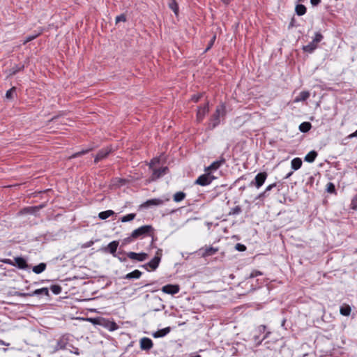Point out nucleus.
Returning a JSON list of instances; mask_svg holds the SVG:
<instances>
[{
	"label": "nucleus",
	"mask_w": 357,
	"mask_h": 357,
	"mask_svg": "<svg viewBox=\"0 0 357 357\" xmlns=\"http://www.w3.org/2000/svg\"><path fill=\"white\" fill-rule=\"evenodd\" d=\"M225 162V158H222L219 160L214 161L210 166H208L206 169V172H208V171H213L218 169Z\"/></svg>",
	"instance_id": "2eb2a0df"
},
{
	"label": "nucleus",
	"mask_w": 357,
	"mask_h": 357,
	"mask_svg": "<svg viewBox=\"0 0 357 357\" xmlns=\"http://www.w3.org/2000/svg\"><path fill=\"white\" fill-rule=\"evenodd\" d=\"M351 208L354 210L357 209V195L352 199L351 202Z\"/></svg>",
	"instance_id": "4c0bfd02"
},
{
	"label": "nucleus",
	"mask_w": 357,
	"mask_h": 357,
	"mask_svg": "<svg viewBox=\"0 0 357 357\" xmlns=\"http://www.w3.org/2000/svg\"><path fill=\"white\" fill-rule=\"evenodd\" d=\"M38 36V35H30V36H28L26 37L24 41V43H26L29 41H31L33 40V39H35L36 37Z\"/></svg>",
	"instance_id": "37998d69"
},
{
	"label": "nucleus",
	"mask_w": 357,
	"mask_h": 357,
	"mask_svg": "<svg viewBox=\"0 0 357 357\" xmlns=\"http://www.w3.org/2000/svg\"><path fill=\"white\" fill-rule=\"evenodd\" d=\"M236 249L238 250V251H245L246 250V247L245 245L241 244V243H237L236 245Z\"/></svg>",
	"instance_id": "79ce46f5"
},
{
	"label": "nucleus",
	"mask_w": 357,
	"mask_h": 357,
	"mask_svg": "<svg viewBox=\"0 0 357 357\" xmlns=\"http://www.w3.org/2000/svg\"><path fill=\"white\" fill-rule=\"evenodd\" d=\"M0 344H1V345H7V346H8V345H9V344L6 343V342H5L4 341H3V340H0Z\"/></svg>",
	"instance_id": "6e6d98bb"
},
{
	"label": "nucleus",
	"mask_w": 357,
	"mask_h": 357,
	"mask_svg": "<svg viewBox=\"0 0 357 357\" xmlns=\"http://www.w3.org/2000/svg\"><path fill=\"white\" fill-rule=\"evenodd\" d=\"M57 119H58V118H57V117H54V118H52V119H51V121H56Z\"/></svg>",
	"instance_id": "052dcab7"
},
{
	"label": "nucleus",
	"mask_w": 357,
	"mask_h": 357,
	"mask_svg": "<svg viewBox=\"0 0 357 357\" xmlns=\"http://www.w3.org/2000/svg\"><path fill=\"white\" fill-rule=\"evenodd\" d=\"M317 156V153L315 151H311L304 158L305 161L308 162H313Z\"/></svg>",
	"instance_id": "5701e85b"
},
{
	"label": "nucleus",
	"mask_w": 357,
	"mask_h": 357,
	"mask_svg": "<svg viewBox=\"0 0 357 357\" xmlns=\"http://www.w3.org/2000/svg\"><path fill=\"white\" fill-rule=\"evenodd\" d=\"M6 262L10 265L17 266L20 269L24 270L28 268V264L26 259L21 257H15L14 262L11 261L10 259H7Z\"/></svg>",
	"instance_id": "0eeeda50"
},
{
	"label": "nucleus",
	"mask_w": 357,
	"mask_h": 357,
	"mask_svg": "<svg viewBox=\"0 0 357 357\" xmlns=\"http://www.w3.org/2000/svg\"><path fill=\"white\" fill-rule=\"evenodd\" d=\"M268 195L266 194V192H262L261 193H260L257 197V199H263L264 197H267Z\"/></svg>",
	"instance_id": "de8ad7c7"
},
{
	"label": "nucleus",
	"mask_w": 357,
	"mask_h": 357,
	"mask_svg": "<svg viewBox=\"0 0 357 357\" xmlns=\"http://www.w3.org/2000/svg\"><path fill=\"white\" fill-rule=\"evenodd\" d=\"M89 151V149H86V150H82V151L75 153V154L73 155V158H76V157H78L79 155H84V154L88 153Z\"/></svg>",
	"instance_id": "a18cd8bd"
},
{
	"label": "nucleus",
	"mask_w": 357,
	"mask_h": 357,
	"mask_svg": "<svg viewBox=\"0 0 357 357\" xmlns=\"http://www.w3.org/2000/svg\"><path fill=\"white\" fill-rule=\"evenodd\" d=\"M50 289L54 294H59L61 292V287L58 284L52 285Z\"/></svg>",
	"instance_id": "473e14b6"
},
{
	"label": "nucleus",
	"mask_w": 357,
	"mask_h": 357,
	"mask_svg": "<svg viewBox=\"0 0 357 357\" xmlns=\"http://www.w3.org/2000/svg\"><path fill=\"white\" fill-rule=\"evenodd\" d=\"M135 218V213H129V214H128L126 215L123 216L121 218V221L122 222H129V221L132 220Z\"/></svg>",
	"instance_id": "7c9ffc66"
},
{
	"label": "nucleus",
	"mask_w": 357,
	"mask_h": 357,
	"mask_svg": "<svg viewBox=\"0 0 357 357\" xmlns=\"http://www.w3.org/2000/svg\"><path fill=\"white\" fill-rule=\"evenodd\" d=\"M323 38H324L323 35L319 32H317V33H315V36H314L312 41L317 45L319 43H320L322 40Z\"/></svg>",
	"instance_id": "2f4dec72"
},
{
	"label": "nucleus",
	"mask_w": 357,
	"mask_h": 357,
	"mask_svg": "<svg viewBox=\"0 0 357 357\" xmlns=\"http://www.w3.org/2000/svg\"><path fill=\"white\" fill-rule=\"evenodd\" d=\"M214 179V176H213L210 172H206L205 174L197 178L195 181V183L202 186H206L209 185Z\"/></svg>",
	"instance_id": "39448f33"
},
{
	"label": "nucleus",
	"mask_w": 357,
	"mask_h": 357,
	"mask_svg": "<svg viewBox=\"0 0 357 357\" xmlns=\"http://www.w3.org/2000/svg\"><path fill=\"white\" fill-rule=\"evenodd\" d=\"M226 114V107L222 103L216 107L214 114L211 116L208 122V128L210 130L214 129L217 127L221 121V118H224Z\"/></svg>",
	"instance_id": "f257e3e1"
},
{
	"label": "nucleus",
	"mask_w": 357,
	"mask_h": 357,
	"mask_svg": "<svg viewBox=\"0 0 357 357\" xmlns=\"http://www.w3.org/2000/svg\"><path fill=\"white\" fill-rule=\"evenodd\" d=\"M168 5L169 8L177 15L178 13V6L176 1L175 0H169Z\"/></svg>",
	"instance_id": "cd10ccee"
},
{
	"label": "nucleus",
	"mask_w": 357,
	"mask_h": 357,
	"mask_svg": "<svg viewBox=\"0 0 357 357\" xmlns=\"http://www.w3.org/2000/svg\"><path fill=\"white\" fill-rule=\"evenodd\" d=\"M215 39V36H213L211 41L210 42V45L209 46L207 47L206 50H208V49H210V47H211V45H213L214 40Z\"/></svg>",
	"instance_id": "864d4df0"
},
{
	"label": "nucleus",
	"mask_w": 357,
	"mask_h": 357,
	"mask_svg": "<svg viewBox=\"0 0 357 357\" xmlns=\"http://www.w3.org/2000/svg\"><path fill=\"white\" fill-rule=\"evenodd\" d=\"M291 166L293 170L296 171L302 166V160L300 158H295L291 162Z\"/></svg>",
	"instance_id": "aec40b11"
},
{
	"label": "nucleus",
	"mask_w": 357,
	"mask_h": 357,
	"mask_svg": "<svg viewBox=\"0 0 357 357\" xmlns=\"http://www.w3.org/2000/svg\"><path fill=\"white\" fill-rule=\"evenodd\" d=\"M186 197L185 193L183 192H177L173 196V199L175 202H180L183 201Z\"/></svg>",
	"instance_id": "a878e982"
},
{
	"label": "nucleus",
	"mask_w": 357,
	"mask_h": 357,
	"mask_svg": "<svg viewBox=\"0 0 357 357\" xmlns=\"http://www.w3.org/2000/svg\"><path fill=\"white\" fill-rule=\"evenodd\" d=\"M15 91V88L13 87L6 91V98L8 99H11L13 98V93Z\"/></svg>",
	"instance_id": "c9c22d12"
},
{
	"label": "nucleus",
	"mask_w": 357,
	"mask_h": 357,
	"mask_svg": "<svg viewBox=\"0 0 357 357\" xmlns=\"http://www.w3.org/2000/svg\"><path fill=\"white\" fill-rule=\"evenodd\" d=\"M263 273L259 271H257V270H254L251 272L250 275V278H255L257 276H259V275H262Z\"/></svg>",
	"instance_id": "58836bf2"
},
{
	"label": "nucleus",
	"mask_w": 357,
	"mask_h": 357,
	"mask_svg": "<svg viewBox=\"0 0 357 357\" xmlns=\"http://www.w3.org/2000/svg\"><path fill=\"white\" fill-rule=\"evenodd\" d=\"M293 172H289V174H287V176H285V178H289L291 175H292Z\"/></svg>",
	"instance_id": "4d7b16f0"
},
{
	"label": "nucleus",
	"mask_w": 357,
	"mask_h": 357,
	"mask_svg": "<svg viewBox=\"0 0 357 357\" xmlns=\"http://www.w3.org/2000/svg\"><path fill=\"white\" fill-rule=\"evenodd\" d=\"M119 260L121 261H125L126 259V258H121V257H119Z\"/></svg>",
	"instance_id": "bf43d9fd"
},
{
	"label": "nucleus",
	"mask_w": 357,
	"mask_h": 357,
	"mask_svg": "<svg viewBox=\"0 0 357 357\" xmlns=\"http://www.w3.org/2000/svg\"><path fill=\"white\" fill-rule=\"evenodd\" d=\"M170 331L171 329L169 327H166L153 333L152 335L155 338L162 337L167 335L170 332Z\"/></svg>",
	"instance_id": "dca6fc26"
},
{
	"label": "nucleus",
	"mask_w": 357,
	"mask_h": 357,
	"mask_svg": "<svg viewBox=\"0 0 357 357\" xmlns=\"http://www.w3.org/2000/svg\"><path fill=\"white\" fill-rule=\"evenodd\" d=\"M127 256L130 259L136 260L138 261H144L148 257V255L145 252L136 253L134 252H129Z\"/></svg>",
	"instance_id": "1a4fd4ad"
},
{
	"label": "nucleus",
	"mask_w": 357,
	"mask_h": 357,
	"mask_svg": "<svg viewBox=\"0 0 357 357\" xmlns=\"http://www.w3.org/2000/svg\"><path fill=\"white\" fill-rule=\"evenodd\" d=\"M268 174L266 172L258 173L253 181L250 182V185L255 186L257 189L260 188L265 183L267 178Z\"/></svg>",
	"instance_id": "423d86ee"
},
{
	"label": "nucleus",
	"mask_w": 357,
	"mask_h": 357,
	"mask_svg": "<svg viewBox=\"0 0 357 357\" xmlns=\"http://www.w3.org/2000/svg\"><path fill=\"white\" fill-rule=\"evenodd\" d=\"M139 345L142 350L149 351L153 347V343L150 338L144 337L140 339Z\"/></svg>",
	"instance_id": "9b49d317"
},
{
	"label": "nucleus",
	"mask_w": 357,
	"mask_h": 357,
	"mask_svg": "<svg viewBox=\"0 0 357 357\" xmlns=\"http://www.w3.org/2000/svg\"><path fill=\"white\" fill-rule=\"evenodd\" d=\"M24 68L23 66H20V67H17L16 68V69L13 72V74H15L17 72L20 71L21 69H22Z\"/></svg>",
	"instance_id": "5fc2aeb1"
},
{
	"label": "nucleus",
	"mask_w": 357,
	"mask_h": 357,
	"mask_svg": "<svg viewBox=\"0 0 357 357\" xmlns=\"http://www.w3.org/2000/svg\"><path fill=\"white\" fill-rule=\"evenodd\" d=\"M310 97V93L307 91H301L298 96L296 97L294 102H298L306 100Z\"/></svg>",
	"instance_id": "a211bd4d"
},
{
	"label": "nucleus",
	"mask_w": 357,
	"mask_h": 357,
	"mask_svg": "<svg viewBox=\"0 0 357 357\" xmlns=\"http://www.w3.org/2000/svg\"><path fill=\"white\" fill-rule=\"evenodd\" d=\"M46 268V264L45 263H40L35 266L33 267L32 271L36 273L40 274L42 272H43Z\"/></svg>",
	"instance_id": "393cba45"
},
{
	"label": "nucleus",
	"mask_w": 357,
	"mask_h": 357,
	"mask_svg": "<svg viewBox=\"0 0 357 357\" xmlns=\"http://www.w3.org/2000/svg\"><path fill=\"white\" fill-rule=\"evenodd\" d=\"M107 327L110 331H114L118 328V326L115 322H109Z\"/></svg>",
	"instance_id": "f704fd0d"
},
{
	"label": "nucleus",
	"mask_w": 357,
	"mask_h": 357,
	"mask_svg": "<svg viewBox=\"0 0 357 357\" xmlns=\"http://www.w3.org/2000/svg\"><path fill=\"white\" fill-rule=\"evenodd\" d=\"M142 273L139 270H135L128 274H126L124 277L125 279L131 280V279H138L141 277Z\"/></svg>",
	"instance_id": "f3484780"
},
{
	"label": "nucleus",
	"mask_w": 357,
	"mask_h": 357,
	"mask_svg": "<svg viewBox=\"0 0 357 357\" xmlns=\"http://www.w3.org/2000/svg\"><path fill=\"white\" fill-rule=\"evenodd\" d=\"M321 0H310V3L312 6H315L320 3Z\"/></svg>",
	"instance_id": "8fccbe9b"
},
{
	"label": "nucleus",
	"mask_w": 357,
	"mask_h": 357,
	"mask_svg": "<svg viewBox=\"0 0 357 357\" xmlns=\"http://www.w3.org/2000/svg\"><path fill=\"white\" fill-rule=\"evenodd\" d=\"M153 228L151 225H143L132 232V237L135 239L143 238L148 236H152Z\"/></svg>",
	"instance_id": "7ed1b4c3"
},
{
	"label": "nucleus",
	"mask_w": 357,
	"mask_h": 357,
	"mask_svg": "<svg viewBox=\"0 0 357 357\" xmlns=\"http://www.w3.org/2000/svg\"><path fill=\"white\" fill-rule=\"evenodd\" d=\"M93 244V241H90L87 242V243L84 245V248H89V247H91Z\"/></svg>",
	"instance_id": "603ef678"
},
{
	"label": "nucleus",
	"mask_w": 357,
	"mask_h": 357,
	"mask_svg": "<svg viewBox=\"0 0 357 357\" xmlns=\"http://www.w3.org/2000/svg\"><path fill=\"white\" fill-rule=\"evenodd\" d=\"M161 257L162 250L159 249L156 252V255L149 262L143 265L142 266L145 268L148 271H149L148 267H149L152 271H155L159 266V264L161 260Z\"/></svg>",
	"instance_id": "20e7f679"
},
{
	"label": "nucleus",
	"mask_w": 357,
	"mask_h": 357,
	"mask_svg": "<svg viewBox=\"0 0 357 357\" xmlns=\"http://www.w3.org/2000/svg\"><path fill=\"white\" fill-rule=\"evenodd\" d=\"M60 344H61L60 342L58 343V344L60 346V348H62L63 346H61Z\"/></svg>",
	"instance_id": "e2e57ef3"
},
{
	"label": "nucleus",
	"mask_w": 357,
	"mask_h": 357,
	"mask_svg": "<svg viewBox=\"0 0 357 357\" xmlns=\"http://www.w3.org/2000/svg\"><path fill=\"white\" fill-rule=\"evenodd\" d=\"M110 151H111V150L109 149L108 148L103 149L99 151V152L98 153V154L95 157L94 162L97 163L100 160L104 159L105 158H106L109 155Z\"/></svg>",
	"instance_id": "4468645a"
},
{
	"label": "nucleus",
	"mask_w": 357,
	"mask_h": 357,
	"mask_svg": "<svg viewBox=\"0 0 357 357\" xmlns=\"http://www.w3.org/2000/svg\"><path fill=\"white\" fill-rule=\"evenodd\" d=\"M133 239H135V238H134V237H132V234H131L130 236L123 239V245H126V244L130 243V242L132 241Z\"/></svg>",
	"instance_id": "a19ab883"
},
{
	"label": "nucleus",
	"mask_w": 357,
	"mask_h": 357,
	"mask_svg": "<svg viewBox=\"0 0 357 357\" xmlns=\"http://www.w3.org/2000/svg\"><path fill=\"white\" fill-rule=\"evenodd\" d=\"M114 214V212L112 210H107L99 213L98 217L101 220H105Z\"/></svg>",
	"instance_id": "bb28decb"
},
{
	"label": "nucleus",
	"mask_w": 357,
	"mask_h": 357,
	"mask_svg": "<svg viewBox=\"0 0 357 357\" xmlns=\"http://www.w3.org/2000/svg\"><path fill=\"white\" fill-rule=\"evenodd\" d=\"M242 210L240 206H236L232 208L229 212V215H238L241 213Z\"/></svg>",
	"instance_id": "72a5a7b5"
},
{
	"label": "nucleus",
	"mask_w": 357,
	"mask_h": 357,
	"mask_svg": "<svg viewBox=\"0 0 357 357\" xmlns=\"http://www.w3.org/2000/svg\"><path fill=\"white\" fill-rule=\"evenodd\" d=\"M218 251V249L217 248L209 246L199 249L198 252L199 255H201L202 257H207L209 256L214 255Z\"/></svg>",
	"instance_id": "6e6552de"
},
{
	"label": "nucleus",
	"mask_w": 357,
	"mask_h": 357,
	"mask_svg": "<svg viewBox=\"0 0 357 357\" xmlns=\"http://www.w3.org/2000/svg\"><path fill=\"white\" fill-rule=\"evenodd\" d=\"M348 137H349V139H352V138H354V137H357V130H356L354 132H353V133L350 134V135L348 136Z\"/></svg>",
	"instance_id": "3c124183"
},
{
	"label": "nucleus",
	"mask_w": 357,
	"mask_h": 357,
	"mask_svg": "<svg viewBox=\"0 0 357 357\" xmlns=\"http://www.w3.org/2000/svg\"><path fill=\"white\" fill-rule=\"evenodd\" d=\"M119 241H113L109 243L107 247L103 248L104 252L112 254L114 257H116V252L119 246Z\"/></svg>",
	"instance_id": "f8f14e48"
},
{
	"label": "nucleus",
	"mask_w": 357,
	"mask_h": 357,
	"mask_svg": "<svg viewBox=\"0 0 357 357\" xmlns=\"http://www.w3.org/2000/svg\"><path fill=\"white\" fill-rule=\"evenodd\" d=\"M311 127H312V126H311L310 123H309V122H303V123L300 124L299 130L302 132H307V131H309L310 130Z\"/></svg>",
	"instance_id": "c756f323"
},
{
	"label": "nucleus",
	"mask_w": 357,
	"mask_h": 357,
	"mask_svg": "<svg viewBox=\"0 0 357 357\" xmlns=\"http://www.w3.org/2000/svg\"><path fill=\"white\" fill-rule=\"evenodd\" d=\"M351 312V308L349 305H343L340 307V312L343 316H349Z\"/></svg>",
	"instance_id": "b1692460"
},
{
	"label": "nucleus",
	"mask_w": 357,
	"mask_h": 357,
	"mask_svg": "<svg viewBox=\"0 0 357 357\" xmlns=\"http://www.w3.org/2000/svg\"><path fill=\"white\" fill-rule=\"evenodd\" d=\"M30 294H31V293H22V292H19V291H17L15 293V296H17L20 297L32 296Z\"/></svg>",
	"instance_id": "c03bdc74"
},
{
	"label": "nucleus",
	"mask_w": 357,
	"mask_h": 357,
	"mask_svg": "<svg viewBox=\"0 0 357 357\" xmlns=\"http://www.w3.org/2000/svg\"><path fill=\"white\" fill-rule=\"evenodd\" d=\"M120 181H121V183H123V180H122V179H120Z\"/></svg>",
	"instance_id": "0e129e2a"
},
{
	"label": "nucleus",
	"mask_w": 357,
	"mask_h": 357,
	"mask_svg": "<svg viewBox=\"0 0 357 357\" xmlns=\"http://www.w3.org/2000/svg\"><path fill=\"white\" fill-rule=\"evenodd\" d=\"M317 47V45L312 41L307 45L303 46V50L305 52L312 53Z\"/></svg>",
	"instance_id": "4be33fe9"
},
{
	"label": "nucleus",
	"mask_w": 357,
	"mask_h": 357,
	"mask_svg": "<svg viewBox=\"0 0 357 357\" xmlns=\"http://www.w3.org/2000/svg\"><path fill=\"white\" fill-rule=\"evenodd\" d=\"M275 186H276V183H272V184H271V185H268V186L266 188V189H265L264 192H266V194L268 195V192H270V191H271L273 188H275Z\"/></svg>",
	"instance_id": "49530a36"
},
{
	"label": "nucleus",
	"mask_w": 357,
	"mask_h": 357,
	"mask_svg": "<svg viewBox=\"0 0 357 357\" xmlns=\"http://www.w3.org/2000/svg\"><path fill=\"white\" fill-rule=\"evenodd\" d=\"M327 192L333 193L335 191V188L333 183H328L327 184Z\"/></svg>",
	"instance_id": "e433bc0d"
},
{
	"label": "nucleus",
	"mask_w": 357,
	"mask_h": 357,
	"mask_svg": "<svg viewBox=\"0 0 357 357\" xmlns=\"http://www.w3.org/2000/svg\"><path fill=\"white\" fill-rule=\"evenodd\" d=\"M163 203H164V202H163L162 199L155 198V199H151L147 200L145 202L144 204L146 206H159V205H162V204H163Z\"/></svg>",
	"instance_id": "412c9836"
},
{
	"label": "nucleus",
	"mask_w": 357,
	"mask_h": 357,
	"mask_svg": "<svg viewBox=\"0 0 357 357\" xmlns=\"http://www.w3.org/2000/svg\"><path fill=\"white\" fill-rule=\"evenodd\" d=\"M209 112L208 103H206L202 107H199L197 113V120L200 122L205 117L206 114Z\"/></svg>",
	"instance_id": "9d476101"
},
{
	"label": "nucleus",
	"mask_w": 357,
	"mask_h": 357,
	"mask_svg": "<svg viewBox=\"0 0 357 357\" xmlns=\"http://www.w3.org/2000/svg\"><path fill=\"white\" fill-rule=\"evenodd\" d=\"M190 357H201L200 355H192Z\"/></svg>",
	"instance_id": "680f3d73"
},
{
	"label": "nucleus",
	"mask_w": 357,
	"mask_h": 357,
	"mask_svg": "<svg viewBox=\"0 0 357 357\" xmlns=\"http://www.w3.org/2000/svg\"><path fill=\"white\" fill-rule=\"evenodd\" d=\"M295 11L298 15H303L306 13V7L303 4H298L296 6Z\"/></svg>",
	"instance_id": "c85d7f7f"
},
{
	"label": "nucleus",
	"mask_w": 357,
	"mask_h": 357,
	"mask_svg": "<svg viewBox=\"0 0 357 357\" xmlns=\"http://www.w3.org/2000/svg\"><path fill=\"white\" fill-rule=\"evenodd\" d=\"M126 17L123 14L118 15L116 17V23H119L120 22H126Z\"/></svg>",
	"instance_id": "ea45409f"
},
{
	"label": "nucleus",
	"mask_w": 357,
	"mask_h": 357,
	"mask_svg": "<svg viewBox=\"0 0 357 357\" xmlns=\"http://www.w3.org/2000/svg\"><path fill=\"white\" fill-rule=\"evenodd\" d=\"M32 296H49V290L47 287H43L41 289H38L31 292V294Z\"/></svg>",
	"instance_id": "6ab92c4d"
},
{
	"label": "nucleus",
	"mask_w": 357,
	"mask_h": 357,
	"mask_svg": "<svg viewBox=\"0 0 357 357\" xmlns=\"http://www.w3.org/2000/svg\"><path fill=\"white\" fill-rule=\"evenodd\" d=\"M180 290L179 286L177 284H167L162 287V291L168 294H176Z\"/></svg>",
	"instance_id": "ddd939ff"
},
{
	"label": "nucleus",
	"mask_w": 357,
	"mask_h": 357,
	"mask_svg": "<svg viewBox=\"0 0 357 357\" xmlns=\"http://www.w3.org/2000/svg\"><path fill=\"white\" fill-rule=\"evenodd\" d=\"M201 96L200 95H194L192 97V100L195 102H197L199 101V98H200Z\"/></svg>",
	"instance_id": "09e8293b"
},
{
	"label": "nucleus",
	"mask_w": 357,
	"mask_h": 357,
	"mask_svg": "<svg viewBox=\"0 0 357 357\" xmlns=\"http://www.w3.org/2000/svg\"><path fill=\"white\" fill-rule=\"evenodd\" d=\"M160 160L158 158H153L150 162L149 167L153 170L152 175L151 176V181H155L156 179L167 174L168 170L167 167H163L159 169L153 168L154 165L158 164Z\"/></svg>",
	"instance_id": "f03ea898"
},
{
	"label": "nucleus",
	"mask_w": 357,
	"mask_h": 357,
	"mask_svg": "<svg viewBox=\"0 0 357 357\" xmlns=\"http://www.w3.org/2000/svg\"><path fill=\"white\" fill-rule=\"evenodd\" d=\"M222 1L225 3V4H228L231 0H222Z\"/></svg>",
	"instance_id": "13d9d810"
}]
</instances>
